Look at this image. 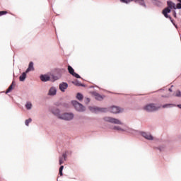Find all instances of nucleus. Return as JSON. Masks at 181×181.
<instances>
[{
	"label": "nucleus",
	"instance_id": "nucleus-1",
	"mask_svg": "<svg viewBox=\"0 0 181 181\" xmlns=\"http://www.w3.org/2000/svg\"><path fill=\"white\" fill-rule=\"evenodd\" d=\"M105 120H106L107 122H111L112 124H117L118 125H122V127H115L114 129L116 131H120L121 132H131L132 134H134V132H136L135 130H133L132 129H129L127 125H125L124 123L121 122V120L112 117H105Z\"/></svg>",
	"mask_w": 181,
	"mask_h": 181
},
{
	"label": "nucleus",
	"instance_id": "nucleus-2",
	"mask_svg": "<svg viewBox=\"0 0 181 181\" xmlns=\"http://www.w3.org/2000/svg\"><path fill=\"white\" fill-rule=\"evenodd\" d=\"M53 114L57 117L59 119H64V121H71L74 118V114L69 112L60 113V110H55L53 111Z\"/></svg>",
	"mask_w": 181,
	"mask_h": 181
},
{
	"label": "nucleus",
	"instance_id": "nucleus-3",
	"mask_svg": "<svg viewBox=\"0 0 181 181\" xmlns=\"http://www.w3.org/2000/svg\"><path fill=\"white\" fill-rule=\"evenodd\" d=\"M168 6L163 11V15H164L165 18H169L171 22H173L172 20V17L169 16L168 13H170V9H176V4L175 3L169 1L167 2Z\"/></svg>",
	"mask_w": 181,
	"mask_h": 181
},
{
	"label": "nucleus",
	"instance_id": "nucleus-4",
	"mask_svg": "<svg viewBox=\"0 0 181 181\" xmlns=\"http://www.w3.org/2000/svg\"><path fill=\"white\" fill-rule=\"evenodd\" d=\"M160 108V105L153 103L146 105L143 107V110L147 112H153V111H158Z\"/></svg>",
	"mask_w": 181,
	"mask_h": 181
},
{
	"label": "nucleus",
	"instance_id": "nucleus-5",
	"mask_svg": "<svg viewBox=\"0 0 181 181\" xmlns=\"http://www.w3.org/2000/svg\"><path fill=\"white\" fill-rule=\"evenodd\" d=\"M41 81H56V80H57V77H54L53 75H47V74H45V75H41L40 77Z\"/></svg>",
	"mask_w": 181,
	"mask_h": 181
},
{
	"label": "nucleus",
	"instance_id": "nucleus-6",
	"mask_svg": "<svg viewBox=\"0 0 181 181\" xmlns=\"http://www.w3.org/2000/svg\"><path fill=\"white\" fill-rule=\"evenodd\" d=\"M72 105H74L76 111H78L79 112H83V111H86V108L84 107V106H83V105L76 100L72 101Z\"/></svg>",
	"mask_w": 181,
	"mask_h": 181
},
{
	"label": "nucleus",
	"instance_id": "nucleus-7",
	"mask_svg": "<svg viewBox=\"0 0 181 181\" xmlns=\"http://www.w3.org/2000/svg\"><path fill=\"white\" fill-rule=\"evenodd\" d=\"M140 134L141 135V136H144V138H145L146 139H148V141H153V136L150 133L141 132Z\"/></svg>",
	"mask_w": 181,
	"mask_h": 181
},
{
	"label": "nucleus",
	"instance_id": "nucleus-8",
	"mask_svg": "<svg viewBox=\"0 0 181 181\" xmlns=\"http://www.w3.org/2000/svg\"><path fill=\"white\" fill-rule=\"evenodd\" d=\"M48 95L50 97H54L57 94V88L52 86L48 90Z\"/></svg>",
	"mask_w": 181,
	"mask_h": 181
},
{
	"label": "nucleus",
	"instance_id": "nucleus-9",
	"mask_svg": "<svg viewBox=\"0 0 181 181\" xmlns=\"http://www.w3.org/2000/svg\"><path fill=\"white\" fill-rule=\"evenodd\" d=\"M110 112H112V114H119V112H122V110H121V108L117 107V106H112L110 108Z\"/></svg>",
	"mask_w": 181,
	"mask_h": 181
},
{
	"label": "nucleus",
	"instance_id": "nucleus-10",
	"mask_svg": "<svg viewBox=\"0 0 181 181\" xmlns=\"http://www.w3.org/2000/svg\"><path fill=\"white\" fill-rule=\"evenodd\" d=\"M132 1H134V2H139V4H141V5L145 6L144 0H120V2H122V4H129L130 2H132Z\"/></svg>",
	"mask_w": 181,
	"mask_h": 181
},
{
	"label": "nucleus",
	"instance_id": "nucleus-11",
	"mask_svg": "<svg viewBox=\"0 0 181 181\" xmlns=\"http://www.w3.org/2000/svg\"><path fill=\"white\" fill-rule=\"evenodd\" d=\"M68 70H69V73H70V74H72V76H74L76 78H80V75H78V74L74 72V69H73V67H71V66H69Z\"/></svg>",
	"mask_w": 181,
	"mask_h": 181
},
{
	"label": "nucleus",
	"instance_id": "nucleus-12",
	"mask_svg": "<svg viewBox=\"0 0 181 181\" xmlns=\"http://www.w3.org/2000/svg\"><path fill=\"white\" fill-rule=\"evenodd\" d=\"M68 87H69V84H67V83L63 82L59 84V90L62 93H64V91H66V90H67Z\"/></svg>",
	"mask_w": 181,
	"mask_h": 181
},
{
	"label": "nucleus",
	"instance_id": "nucleus-13",
	"mask_svg": "<svg viewBox=\"0 0 181 181\" xmlns=\"http://www.w3.org/2000/svg\"><path fill=\"white\" fill-rule=\"evenodd\" d=\"M25 107L28 111L32 110V108L33 107V105L32 104V102H30V101L26 102L25 105Z\"/></svg>",
	"mask_w": 181,
	"mask_h": 181
},
{
	"label": "nucleus",
	"instance_id": "nucleus-14",
	"mask_svg": "<svg viewBox=\"0 0 181 181\" xmlns=\"http://www.w3.org/2000/svg\"><path fill=\"white\" fill-rule=\"evenodd\" d=\"M35 70V67L33 66V62H30L28 68L26 69L25 72L29 73V71H33Z\"/></svg>",
	"mask_w": 181,
	"mask_h": 181
},
{
	"label": "nucleus",
	"instance_id": "nucleus-15",
	"mask_svg": "<svg viewBox=\"0 0 181 181\" xmlns=\"http://www.w3.org/2000/svg\"><path fill=\"white\" fill-rule=\"evenodd\" d=\"M93 95L95 98V100H98V101H101L104 97H103L101 95L97 93H93Z\"/></svg>",
	"mask_w": 181,
	"mask_h": 181
},
{
	"label": "nucleus",
	"instance_id": "nucleus-16",
	"mask_svg": "<svg viewBox=\"0 0 181 181\" xmlns=\"http://www.w3.org/2000/svg\"><path fill=\"white\" fill-rule=\"evenodd\" d=\"M28 72H23L22 74H21V76H20V77H19V80H20V81H25V80L26 79V74H27Z\"/></svg>",
	"mask_w": 181,
	"mask_h": 181
},
{
	"label": "nucleus",
	"instance_id": "nucleus-17",
	"mask_svg": "<svg viewBox=\"0 0 181 181\" xmlns=\"http://www.w3.org/2000/svg\"><path fill=\"white\" fill-rule=\"evenodd\" d=\"M64 160H66V155L64 154L63 156L59 158V165L64 163Z\"/></svg>",
	"mask_w": 181,
	"mask_h": 181
},
{
	"label": "nucleus",
	"instance_id": "nucleus-18",
	"mask_svg": "<svg viewBox=\"0 0 181 181\" xmlns=\"http://www.w3.org/2000/svg\"><path fill=\"white\" fill-rule=\"evenodd\" d=\"M13 89V82L12 83V84L7 89L6 93L8 94V93H11V91H12Z\"/></svg>",
	"mask_w": 181,
	"mask_h": 181
},
{
	"label": "nucleus",
	"instance_id": "nucleus-19",
	"mask_svg": "<svg viewBox=\"0 0 181 181\" xmlns=\"http://www.w3.org/2000/svg\"><path fill=\"white\" fill-rule=\"evenodd\" d=\"M76 98L77 100H79V101H81V100H83V94L77 93Z\"/></svg>",
	"mask_w": 181,
	"mask_h": 181
},
{
	"label": "nucleus",
	"instance_id": "nucleus-20",
	"mask_svg": "<svg viewBox=\"0 0 181 181\" xmlns=\"http://www.w3.org/2000/svg\"><path fill=\"white\" fill-rule=\"evenodd\" d=\"M63 169H64V166L62 165L59 168V175H60V176H63Z\"/></svg>",
	"mask_w": 181,
	"mask_h": 181
},
{
	"label": "nucleus",
	"instance_id": "nucleus-21",
	"mask_svg": "<svg viewBox=\"0 0 181 181\" xmlns=\"http://www.w3.org/2000/svg\"><path fill=\"white\" fill-rule=\"evenodd\" d=\"M30 122H32V119L30 118V119L25 120V125L27 127H29V124H30Z\"/></svg>",
	"mask_w": 181,
	"mask_h": 181
},
{
	"label": "nucleus",
	"instance_id": "nucleus-22",
	"mask_svg": "<svg viewBox=\"0 0 181 181\" xmlns=\"http://www.w3.org/2000/svg\"><path fill=\"white\" fill-rule=\"evenodd\" d=\"M175 97H181V92H180V90H177L176 92Z\"/></svg>",
	"mask_w": 181,
	"mask_h": 181
},
{
	"label": "nucleus",
	"instance_id": "nucleus-23",
	"mask_svg": "<svg viewBox=\"0 0 181 181\" xmlns=\"http://www.w3.org/2000/svg\"><path fill=\"white\" fill-rule=\"evenodd\" d=\"M169 107H172V105L171 104H166V105H163V108H168Z\"/></svg>",
	"mask_w": 181,
	"mask_h": 181
},
{
	"label": "nucleus",
	"instance_id": "nucleus-24",
	"mask_svg": "<svg viewBox=\"0 0 181 181\" xmlns=\"http://www.w3.org/2000/svg\"><path fill=\"white\" fill-rule=\"evenodd\" d=\"M176 9H181V4L178 3L177 6H175Z\"/></svg>",
	"mask_w": 181,
	"mask_h": 181
},
{
	"label": "nucleus",
	"instance_id": "nucleus-25",
	"mask_svg": "<svg viewBox=\"0 0 181 181\" xmlns=\"http://www.w3.org/2000/svg\"><path fill=\"white\" fill-rule=\"evenodd\" d=\"M6 13H8L6 11H0V16H2V15H6Z\"/></svg>",
	"mask_w": 181,
	"mask_h": 181
},
{
	"label": "nucleus",
	"instance_id": "nucleus-26",
	"mask_svg": "<svg viewBox=\"0 0 181 181\" xmlns=\"http://www.w3.org/2000/svg\"><path fill=\"white\" fill-rule=\"evenodd\" d=\"M89 102H90V98H87L86 99V104H88Z\"/></svg>",
	"mask_w": 181,
	"mask_h": 181
},
{
	"label": "nucleus",
	"instance_id": "nucleus-27",
	"mask_svg": "<svg viewBox=\"0 0 181 181\" xmlns=\"http://www.w3.org/2000/svg\"><path fill=\"white\" fill-rule=\"evenodd\" d=\"M173 16H174L175 18H176V11H174V12H173Z\"/></svg>",
	"mask_w": 181,
	"mask_h": 181
},
{
	"label": "nucleus",
	"instance_id": "nucleus-28",
	"mask_svg": "<svg viewBox=\"0 0 181 181\" xmlns=\"http://www.w3.org/2000/svg\"><path fill=\"white\" fill-rule=\"evenodd\" d=\"M178 108H180L181 110V105H177Z\"/></svg>",
	"mask_w": 181,
	"mask_h": 181
},
{
	"label": "nucleus",
	"instance_id": "nucleus-29",
	"mask_svg": "<svg viewBox=\"0 0 181 181\" xmlns=\"http://www.w3.org/2000/svg\"><path fill=\"white\" fill-rule=\"evenodd\" d=\"M168 91H170V93H172V88H169Z\"/></svg>",
	"mask_w": 181,
	"mask_h": 181
},
{
	"label": "nucleus",
	"instance_id": "nucleus-30",
	"mask_svg": "<svg viewBox=\"0 0 181 181\" xmlns=\"http://www.w3.org/2000/svg\"><path fill=\"white\" fill-rule=\"evenodd\" d=\"M90 111H93V108L92 107H90Z\"/></svg>",
	"mask_w": 181,
	"mask_h": 181
},
{
	"label": "nucleus",
	"instance_id": "nucleus-31",
	"mask_svg": "<svg viewBox=\"0 0 181 181\" xmlns=\"http://www.w3.org/2000/svg\"><path fill=\"white\" fill-rule=\"evenodd\" d=\"M170 95H165V97H169Z\"/></svg>",
	"mask_w": 181,
	"mask_h": 181
},
{
	"label": "nucleus",
	"instance_id": "nucleus-32",
	"mask_svg": "<svg viewBox=\"0 0 181 181\" xmlns=\"http://www.w3.org/2000/svg\"><path fill=\"white\" fill-rule=\"evenodd\" d=\"M178 1V2H180V4H181V0H177Z\"/></svg>",
	"mask_w": 181,
	"mask_h": 181
}]
</instances>
